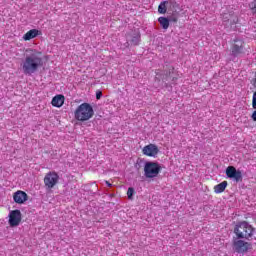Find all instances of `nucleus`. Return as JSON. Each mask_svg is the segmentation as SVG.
Returning a JSON list of instances; mask_svg holds the SVG:
<instances>
[{
	"label": "nucleus",
	"instance_id": "nucleus-20",
	"mask_svg": "<svg viewBox=\"0 0 256 256\" xmlns=\"http://www.w3.org/2000/svg\"><path fill=\"white\" fill-rule=\"evenodd\" d=\"M252 107H253V109H256V92L253 93Z\"/></svg>",
	"mask_w": 256,
	"mask_h": 256
},
{
	"label": "nucleus",
	"instance_id": "nucleus-23",
	"mask_svg": "<svg viewBox=\"0 0 256 256\" xmlns=\"http://www.w3.org/2000/svg\"><path fill=\"white\" fill-rule=\"evenodd\" d=\"M105 183H106L107 187H113V184H111L109 181L106 180Z\"/></svg>",
	"mask_w": 256,
	"mask_h": 256
},
{
	"label": "nucleus",
	"instance_id": "nucleus-21",
	"mask_svg": "<svg viewBox=\"0 0 256 256\" xmlns=\"http://www.w3.org/2000/svg\"><path fill=\"white\" fill-rule=\"evenodd\" d=\"M103 97V92L101 90L96 91V99L99 101Z\"/></svg>",
	"mask_w": 256,
	"mask_h": 256
},
{
	"label": "nucleus",
	"instance_id": "nucleus-12",
	"mask_svg": "<svg viewBox=\"0 0 256 256\" xmlns=\"http://www.w3.org/2000/svg\"><path fill=\"white\" fill-rule=\"evenodd\" d=\"M40 35H43L41 30L31 29L23 35L22 39L23 41H31V39H35V37H39Z\"/></svg>",
	"mask_w": 256,
	"mask_h": 256
},
{
	"label": "nucleus",
	"instance_id": "nucleus-17",
	"mask_svg": "<svg viewBox=\"0 0 256 256\" xmlns=\"http://www.w3.org/2000/svg\"><path fill=\"white\" fill-rule=\"evenodd\" d=\"M133 195H135V188L129 187L127 190V197L130 201H133Z\"/></svg>",
	"mask_w": 256,
	"mask_h": 256
},
{
	"label": "nucleus",
	"instance_id": "nucleus-18",
	"mask_svg": "<svg viewBox=\"0 0 256 256\" xmlns=\"http://www.w3.org/2000/svg\"><path fill=\"white\" fill-rule=\"evenodd\" d=\"M139 41H141V36L140 35H137V36H134L131 40V42L133 43V45H139Z\"/></svg>",
	"mask_w": 256,
	"mask_h": 256
},
{
	"label": "nucleus",
	"instance_id": "nucleus-4",
	"mask_svg": "<svg viewBox=\"0 0 256 256\" xmlns=\"http://www.w3.org/2000/svg\"><path fill=\"white\" fill-rule=\"evenodd\" d=\"M161 171H163V168L159 162L147 161L144 164V177L146 179H156Z\"/></svg>",
	"mask_w": 256,
	"mask_h": 256
},
{
	"label": "nucleus",
	"instance_id": "nucleus-10",
	"mask_svg": "<svg viewBox=\"0 0 256 256\" xmlns=\"http://www.w3.org/2000/svg\"><path fill=\"white\" fill-rule=\"evenodd\" d=\"M28 199L29 196L25 193V191L18 190L13 194L14 203H17L18 205H23V203H25Z\"/></svg>",
	"mask_w": 256,
	"mask_h": 256
},
{
	"label": "nucleus",
	"instance_id": "nucleus-19",
	"mask_svg": "<svg viewBox=\"0 0 256 256\" xmlns=\"http://www.w3.org/2000/svg\"><path fill=\"white\" fill-rule=\"evenodd\" d=\"M249 8L252 11L253 15H256V3L255 2L250 3Z\"/></svg>",
	"mask_w": 256,
	"mask_h": 256
},
{
	"label": "nucleus",
	"instance_id": "nucleus-24",
	"mask_svg": "<svg viewBox=\"0 0 256 256\" xmlns=\"http://www.w3.org/2000/svg\"><path fill=\"white\" fill-rule=\"evenodd\" d=\"M254 80H255V83H256V72H255V79Z\"/></svg>",
	"mask_w": 256,
	"mask_h": 256
},
{
	"label": "nucleus",
	"instance_id": "nucleus-3",
	"mask_svg": "<svg viewBox=\"0 0 256 256\" xmlns=\"http://www.w3.org/2000/svg\"><path fill=\"white\" fill-rule=\"evenodd\" d=\"M234 233L238 239H251L255 233V228L249 222L243 221L235 226Z\"/></svg>",
	"mask_w": 256,
	"mask_h": 256
},
{
	"label": "nucleus",
	"instance_id": "nucleus-11",
	"mask_svg": "<svg viewBox=\"0 0 256 256\" xmlns=\"http://www.w3.org/2000/svg\"><path fill=\"white\" fill-rule=\"evenodd\" d=\"M244 47L245 42H243V40H234V44L232 46V55H234V57L241 55Z\"/></svg>",
	"mask_w": 256,
	"mask_h": 256
},
{
	"label": "nucleus",
	"instance_id": "nucleus-1",
	"mask_svg": "<svg viewBox=\"0 0 256 256\" xmlns=\"http://www.w3.org/2000/svg\"><path fill=\"white\" fill-rule=\"evenodd\" d=\"M43 54L37 50H30L21 64L24 75H33L43 67Z\"/></svg>",
	"mask_w": 256,
	"mask_h": 256
},
{
	"label": "nucleus",
	"instance_id": "nucleus-16",
	"mask_svg": "<svg viewBox=\"0 0 256 256\" xmlns=\"http://www.w3.org/2000/svg\"><path fill=\"white\" fill-rule=\"evenodd\" d=\"M158 23H160L162 29H169V19L165 17H159Z\"/></svg>",
	"mask_w": 256,
	"mask_h": 256
},
{
	"label": "nucleus",
	"instance_id": "nucleus-7",
	"mask_svg": "<svg viewBox=\"0 0 256 256\" xmlns=\"http://www.w3.org/2000/svg\"><path fill=\"white\" fill-rule=\"evenodd\" d=\"M22 215L21 210H12L9 213V220L8 223L10 227H19L21 224Z\"/></svg>",
	"mask_w": 256,
	"mask_h": 256
},
{
	"label": "nucleus",
	"instance_id": "nucleus-2",
	"mask_svg": "<svg viewBox=\"0 0 256 256\" xmlns=\"http://www.w3.org/2000/svg\"><path fill=\"white\" fill-rule=\"evenodd\" d=\"M94 115L93 106L87 102L80 104L74 111L76 121H89Z\"/></svg>",
	"mask_w": 256,
	"mask_h": 256
},
{
	"label": "nucleus",
	"instance_id": "nucleus-6",
	"mask_svg": "<svg viewBox=\"0 0 256 256\" xmlns=\"http://www.w3.org/2000/svg\"><path fill=\"white\" fill-rule=\"evenodd\" d=\"M226 176L229 179L235 180L237 183L243 181V173L241 170H237L234 166H228L226 168Z\"/></svg>",
	"mask_w": 256,
	"mask_h": 256
},
{
	"label": "nucleus",
	"instance_id": "nucleus-14",
	"mask_svg": "<svg viewBox=\"0 0 256 256\" xmlns=\"http://www.w3.org/2000/svg\"><path fill=\"white\" fill-rule=\"evenodd\" d=\"M227 181H223L218 185L214 186V193H216L217 195H219V193H223L225 191V189H227Z\"/></svg>",
	"mask_w": 256,
	"mask_h": 256
},
{
	"label": "nucleus",
	"instance_id": "nucleus-9",
	"mask_svg": "<svg viewBox=\"0 0 256 256\" xmlns=\"http://www.w3.org/2000/svg\"><path fill=\"white\" fill-rule=\"evenodd\" d=\"M142 153L146 157H157L159 155V147L155 144H148L143 147Z\"/></svg>",
	"mask_w": 256,
	"mask_h": 256
},
{
	"label": "nucleus",
	"instance_id": "nucleus-15",
	"mask_svg": "<svg viewBox=\"0 0 256 256\" xmlns=\"http://www.w3.org/2000/svg\"><path fill=\"white\" fill-rule=\"evenodd\" d=\"M168 3H169L168 1L161 2L160 5L158 6V13H160L161 15H165L167 13Z\"/></svg>",
	"mask_w": 256,
	"mask_h": 256
},
{
	"label": "nucleus",
	"instance_id": "nucleus-22",
	"mask_svg": "<svg viewBox=\"0 0 256 256\" xmlns=\"http://www.w3.org/2000/svg\"><path fill=\"white\" fill-rule=\"evenodd\" d=\"M170 21H171L172 23H177V21H179V19H178L177 17H175V16H172V17L170 18Z\"/></svg>",
	"mask_w": 256,
	"mask_h": 256
},
{
	"label": "nucleus",
	"instance_id": "nucleus-13",
	"mask_svg": "<svg viewBox=\"0 0 256 256\" xmlns=\"http://www.w3.org/2000/svg\"><path fill=\"white\" fill-rule=\"evenodd\" d=\"M65 103V96L63 95H56L53 97L52 101H51V105L53 107H63V104Z\"/></svg>",
	"mask_w": 256,
	"mask_h": 256
},
{
	"label": "nucleus",
	"instance_id": "nucleus-5",
	"mask_svg": "<svg viewBox=\"0 0 256 256\" xmlns=\"http://www.w3.org/2000/svg\"><path fill=\"white\" fill-rule=\"evenodd\" d=\"M59 183V174L57 172L52 171L48 172L44 177V185L46 189H53L55 185Z\"/></svg>",
	"mask_w": 256,
	"mask_h": 256
},
{
	"label": "nucleus",
	"instance_id": "nucleus-8",
	"mask_svg": "<svg viewBox=\"0 0 256 256\" xmlns=\"http://www.w3.org/2000/svg\"><path fill=\"white\" fill-rule=\"evenodd\" d=\"M233 247L236 253H247V251L251 249V243L243 240H235L233 242Z\"/></svg>",
	"mask_w": 256,
	"mask_h": 256
}]
</instances>
